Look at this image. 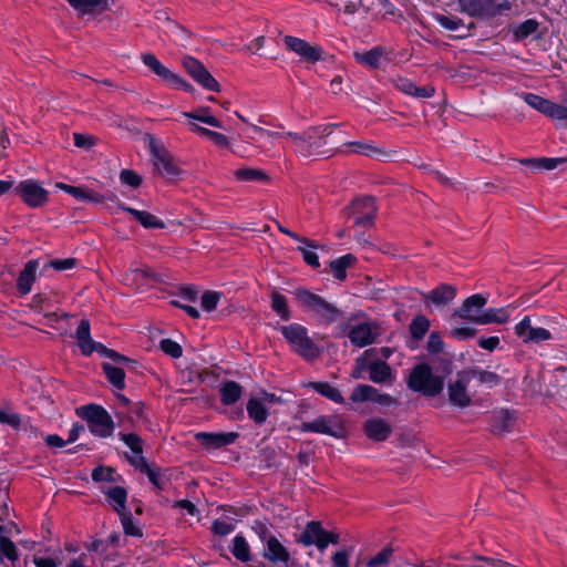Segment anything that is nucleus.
Instances as JSON below:
<instances>
[{
	"instance_id": "8fccbe9b",
	"label": "nucleus",
	"mask_w": 567,
	"mask_h": 567,
	"mask_svg": "<svg viewBox=\"0 0 567 567\" xmlns=\"http://www.w3.org/2000/svg\"><path fill=\"white\" fill-rule=\"evenodd\" d=\"M430 328V320L425 316H416L411 324L410 332L415 340H421L426 334Z\"/></svg>"
},
{
	"instance_id": "393cba45",
	"label": "nucleus",
	"mask_w": 567,
	"mask_h": 567,
	"mask_svg": "<svg viewBox=\"0 0 567 567\" xmlns=\"http://www.w3.org/2000/svg\"><path fill=\"white\" fill-rule=\"evenodd\" d=\"M323 536H326V530L322 528L319 522H309L299 537V543L310 546L315 544L319 550L324 549V540Z\"/></svg>"
},
{
	"instance_id": "6e6d98bb",
	"label": "nucleus",
	"mask_w": 567,
	"mask_h": 567,
	"mask_svg": "<svg viewBox=\"0 0 567 567\" xmlns=\"http://www.w3.org/2000/svg\"><path fill=\"white\" fill-rule=\"evenodd\" d=\"M120 516H121V522H122V525H123V528H124V532L126 535L142 537L143 533H142L141 528H138L134 524L131 513L124 512V513L120 514Z\"/></svg>"
},
{
	"instance_id": "bf43d9fd",
	"label": "nucleus",
	"mask_w": 567,
	"mask_h": 567,
	"mask_svg": "<svg viewBox=\"0 0 567 567\" xmlns=\"http://www.w3.org/2000/svg\"><path fill=\"white\" fill-rule=\"evenodd\" d=\"M347 146L351 147L352 152L358 153V154H363V155H367V156H371V155H374V154H381L382 153L375 146L370 145V144H365V143H362V142H350V143L347 144Z\"/></svg>"
},
{
	"instance_id": "423d86ee",
	"label": "nucleus",
	"mask_w": 567,
	"mask_h": 567,
	"mask_svg": "<svg viewBox=\"0 0 567 567\" xmlns=\"http://www.w3.org/2000/svg\"><path fill=\"white\" fill-rule=\"evenodd\" d=\"M144 141L147 143L151 155L153 157L154 166L163 169L159 171L162 175L177 176L181 173L178 166L174 163L173 156L164 147V145L154 135L146 133Z\"/></svg>"
},
{
	"instance_id": "58836bf2",
	"label": "nucleus",
	"mask_w": 567,
	"mask_h": 567,
	"mask_svg": "<svg viewBox=\"0 0 567 567\" xmlns=\"http://www.w3.org/2000/svg\"><path fill=\"white\" fill-rule=\"evenodd\" d=\"M307 386L313 389L316 392H318L322 396L331 400L334 403H343L344 402V399H343L341 392L328 382H310V383H308Z\"/></svg>"
},
{
	"instance_id": "ea45409f",
	"label": "nucleus",
	"mask_w": 567,
	"mask_h": 567,
	"mask_svg": "<svg viewBox=\"0 0 567 567\" xmlns=\"http://www.w3.org/2000/svg\"><path fill=\"white\" fill-rule=\"evenodd\" d=\"M234 176L240 182H269V176L262 169L252 167L238 168L234 172Z\"/></svg>"
},
{
	"instance_id": "f257e3e1",
	"label": "nucleus",
	"mask_w": 567,
	"mask_h": 567,
	"mask_svg": "<svg viewBox=\"0 0 567 567\" xmlns=\"http://www.w3.org/2000/svg\"><path fill=\"white\" fill-rule=\"evenodd\" d=\"M293 295L303 310L311 313L322 324L329 326L338 321L343 315L336 305L328 302L321 296L306 288L295 289Z\"/></svg>"
},
{
	"instance_id": "cd10ccee",
	"label": "nucleus",
	"mask_w": 567,
	"mask_h": 567,
	"mask_svg": "<svg viewBox=\"0 0 567 567\" xmlns=\"http://www.w3.org/2000/svg\"><path fill=\"white\" fill-rule=\"evenodd\" d=\"M38 268L39 261L35 259L29 260L25 264L17 280V289L21 295H27L31 291Z\"/></svg>"
},
{
	"instance_id": "4c0bfd02",
	"label": "nucleus",
	"mask_w": 567,
	"mask_h": 567,
	"mask_svg": "<svg viewBox=\"0 0 567 567\" xmlns=\"http://www.w3.org/2000/svg\"><path fill=\"white\" fill-rule=\"evenodd\" d=\"M109 502L112 504L114 511L120 515L126 512V489L122 486L111 487L105 492Z\"/></svg>"
},
{
	"instance_id": "dca6fc26",
	"label": "nucleus",
	"mask_w": 567,
	"mask_h": 567,
	"mask_svg": "<svg viewBox=\"0 0 567 567\" xmlns=\"http://www.w3.org/2000/svg\"><path fill=\"white\" fill-rule=\"evenodd\" d=\"M238 437V433H208L198 432L195 434V440L200 443L206 450H217L233 444Z\"/></svg>"
},
{
	"instance_id": "412c9836",
	"label": "nucleus",
	"mask_w": 567,
	"mask_h": 567,
	"mask_svg": "<svg viewBox=\"0 0 567 567\" xmlns=\"http://www.w3.org/2000/svg\"><path fill=\"white\" fill-rule=\"evenodd\" d=\"M79 348L84 355H90L94 351L97 352V347L102 346L100 342L93 341L90 333V321L82 319L75 331Z\"/></svg>"
},
{
	"instance_id": "3c124183",
	"label": "nucleus",
	"mask_w": 567,
	"mask_h": 567,
	"mask_svg": "<svg viewBox=\"0 0 567 567\" xmlns=\"http://www.w3.org/2000/svg\"><path fill=\"white\" fill-rule=\"evenodd\" d=\"M394 549L386 545L381 551L367 561V567H386L393 556Z\"/></svg>"
},
{
	"instance_id": "e2e57ef3",
	"label": "nucleus",
	"mask_w": 567,
	"mask_h": 567,
	"mask_svg": "<svg viewBox=\"0 0 567 567\" xmlns=\"http://www.w3.org/2000/svg\"><path fill=\"white\" fill-rule=\"evenodd\" d=\"M120 179L123 184H126L133 188H137L142 184V177L131 169H123L120 173Z\"/></svg>"
},
{
	"instance_id": "4468645a",
	"label": "nucleus",
	"mask_w": 567,
	"mask_h": 567,
	"mask_svg": "<svg viewBox=\"0 0 567 567\" xmlns=\"http://www.w3.org/2000/svg\"><path fill=\"white\" fill-rule=\"evenodd\" d=\"M284 42L286 47L298 54L301 59H303L307 62L315 63L322 59V49L317 45H311L307 41L291 37L286 35L284 38Z\"/></svg>"
},
{
	"instance_id": "f3484780",
	"label": "nucleus",
	"mask_w": 567,
	"mask_h": 567,
	"mask_svg": "<svg viewBox=\"0 0 567 567\" xmlns=\"http://www.w3.org/2000/svg\"><path fill=\"white\" fill-rule=\"evenodd\" d=\"M391 82L400 92L415 99H430L435 93V89L432 85L416 86L411 80L404 76H395Z\"/></svg>"
},
{
	"instance_id": "a19ab883",
	"label": "nucleus",
	"mask_w": 567,
	"mask_h": 567,
	"mask_svg": "<svg viewBox=\"0 0 567 567\" xmlns=\"http://www.w3.org/2000/svg\"><path fill=\"white\" fill-rule=\"evenodd\" d=\"M102 369L109 382L117 390L125 388V372L122 368L112 365L111 363H103Z\"/></svg>"
},
{
	"instance_id": "aec40b11",
	"label": "nucleus",
	"mask_w": 567,
	"mask_h": 567,
	"mask_svg": "<svg viewBox=\"0 0 567 567\" xmlns=\"http://www.w3.org/2000/svg\"><path fill=\"white\" fill-rule=\"evenodd\" d=\"M265 545L266 548L262 553V557L265 559L271 564H288L290 560V554L275 536H268Z\"/></svg>"
},
{
	"instance_id": "2f4dec72",
	"label": "nucleus",
	"mask_w": 567,
	"mask_h": 567,
	"mask_svg": "<svg viewBox=\"0 0 567 567\" xmlns=\"http://www.w3.org/2000/svg\"><path fill=\"white\" fill-rule=\"evenodd\" d=\"M131 465L138 468L142 473L146 474L150 482L158 489H164V482L161 480L159 468L152 467L145 460V457L134 458L128 457Z\"/></svg>"
},
{
	"instance_id": "0e129e2a",
	"label": "nucleus",
	"mask_w": 567,
	"mask_h": 567,
	"mask_svg": "<svg viewBox=\"0 0 567 567\" xmlns=\"http://www.w3.org/2000/svg\"><path fill=\"white\" fill-rule=\"evenodd\" d=\"M0 549L8 559L12 561L18 559L16 545L8 537H1Z\"/></svg>"
},
{
	"instance_id": "09e8293b",
	"label": "nucleus",
	"mask_w": 567,
	"mask_h": 567,
	"mask_svg": "<svg viewBox=\"0 0 567 567\" xmlns=\"http://www.w3.org/2000/svg\"><path fill=\"white\" fill-rule=\"evenodd\" d=\"M271 309L286 321L291 317L286 297L278 291L271 293Z\"/></svg>"
},
{
	"instance_id": "f704fd0d",
	"label": "nucleus",
	"mask_w": 567,
	"mask_h": 567,
	"mask_svg": "<svg viewBox=\"0 0 567 567\" xmlns=\"http://www.w3.org/2000/svg\"><path fill=\"white\" fill-rule=\"evenodd\" d=\"M509 311L507 308H488L482 309L481 318H478V324L489 323H506L509 320Z\"/></svg>"
},
{
	"instance_id": "9d476101",
	"label": "nucleus",
	"mask_w": 567,
	"mask_h": 567,
	"mask_svg": "<svg viewBox=\"0 0 567 567\" xmlns=\"http://www.w3.org/2000/svg\"><path fill=\"white\" fill-rule=\"evenodd\" d=\"M487 300L482 295H473L466 298L460 307L454 309L451 315V319H463L473 323L478 324V318H481L482 309L486 305Z\"/></svg>"
},
{
	"instance_id": "c03bdc74",
	"label": "nucleus",
	"mask_w": 567,
	"mask_h": 567,
	"mask_svg": "<svg viewBox=\"0 0 567 567\" xmlns=\"http://www.w3.org/2000/svg\"><path fill=\"white\" fill-rule=\"evenodd\" d=\"M465 372L468 373L470 381L473 378H477L480 383L487 384L491 388L497 385L502 379L497 373L485 371L480 368L466 369Z\"/></svg>"
},
{
	"instance_id": "5701e85b",
	"label": "nucleus",
	"mask_w": 567,
	"mask_h": 567,
	"mask_svg": "<svg viewBox=\"0 0 567 567\" xmlns=\"http://www.w3.org/2000/svg\"><path fill=\"white\" fill-rule=\"evenodd\" d=\"M286 135L292 140L296 152L302 156L307 157L319 154L315 152V148L321 146V143L313 141V136L308 130L302 134L289 132Z\"/></svg>"
},
{
	"instance_id": "864d4df0",
	"label": "nucleus",
	"mask_w": 567,
	"mask_h": 567,
	"mask_svg": "<svg viewBox=\"0 0 567 567\" xmlns=\"http://www.w3.org/2000/svg\"><path fill=\"white\" fill-rule=\"evenodd\" d=\"M538 22L534 19H528L522 22L514 31V37L516 40H524L538 29Z\"/></svg>"
},
{
	"instance_id": "39448f33",
	"label": "nucleus",
	"mask_w": 567,
	"mask_h": 567,
	"mask_svg": "<svg viewBox=\"0 0 567 567\" xmlns=\"http://www.w3.org/2000/svg\"><path fill=\"white\" fill-rule=\"evenodd\" d=\"M344 213L353 219L354 226L371 227L377 216L374 198L371 196L355 198L344 208Z\"/></svg>"
},
{
	"instance_id": "bb28decb",
	"label": "nucleus",
	"mask_w": 567,
	"mask_h": 567,
	"mask_svg": "<svg viewBox=\"0 0 567 567\" xmlns=\"http://www.w3.org/2000/svg\"><path fill=\"white\" fill-rule=\"evenodd\" d=\"M151 280H157V275L148 267L132 268L123 275L124 284L137 288L148 285Z\"/></svg>"
},
{
	"instance_id": "473e14b6",
	"label": "nucleus",
	"mask_w": 567,
	"mask_h": 567,
	"mask_svg": "<svg viewBox=\"0 0 567 567\" xmlns=\"http://www.w3.org/2000/svg\"><path fill=\"white\" fill-rule=\"evenodd\" d=\"M514 421L515 416L508 410H501L492 417V432L497 435H503L512 430Z\"/></svg>"
},
{
	"instance_id": "a18cd8bd",
	"label": "nucleus",
	"mask_w": 567,
	"mask_h": 567,
	"mask_svg": "<svg viewBox=\"0 0 567 567\" xmlns=\"http://www.w3.org/2000/svg\"><path fill=\"white\" fill-rule=\"evenodd\" d=\"M121 440L130 447L132 453L134 454V458L144 457L143 456V440L134 433H120ZM126 458L132 457L127 453L125 454Z\"/></svg>"
},
{
	"instance_id": "13d9d810",
	"label": "nucleus",
	"mask_w": 567,
	"mask_h": 567,
	"mask_svg": "<svg viewBox=\"0 0 567 567\" xmlns=\"http://www.w3.org/2000/svg\"><path fill=\"white\" fill-rule=\"evenodd\" d=\"M161 350L171 355L172 358H179L182 355V347L172 339H163L159 342Z\"/></svg>"
},
{
	"instance_id": "de8ad7c7",
	"label": "nucleus",
	"mask_w": 567,
	"mask_h": 567,
	"mask_svg": "<svg viewBox=\"0 0 567 567\" xmlns=\"http://www.w3.org/2000/svg\"><path fill=\"white\" fill-rule=\"evenodd\" d=\"M183 115L188 118L197 120L214 127H221L220 122L209 114L208 107H198L193 112H184Z\"/></svg>"
},
{
	"instance_id": "6ab92c4d",
	"label": "nucleus",
	"mask_w": 567,
	"mask_h": 567,
	"mask_svg": "<svg viewBox=\"0 0 567 567\" xmlns=\"http://www.w3.org/2000/svg\"><path fill=\"white\" fill-rule=\"evenodd\" d=\"M363 431L371 441L384 442L391 435L392 426L381 417H372L364 422Z\"/></svg>"
},
{
	"instance_id": "7c9ffc66",
	"label": "nucleus",
	"mask_w": 567,
	"mask_h": 567,
	"mask_svg": "<svg viewBox=\"0 0 567 567\" xmlns=\"http://www.w3.org/2000/svg\"><path fill=\"white\" fill-rule=\"evenodd\" d=\"M122 210L132 215L143 227L151 229V228H165V224L159 220L155 215L145 212V210H137L132 207H127L124 205L118 206Z\"/></svg>"
},
{
	"instance_id": "603ef678",
	"label": "nucleus",
	"mask_w": 567,
	"mask_h": 567,
	"mask_svg": "<svg viewBox=\"0 0 567 567\" xmlns=\"http://www.w3.org/2000/svg\"><path fill=\"white\" fill-rule=\"evenodd\" d=\"M383 55V49L380 47H375L371 49L370 51L359 54H355V58L359 62L364 63L369 65L370 68H378L380 64V60Z\"/></svg>"
},
{
	"instance_id": "1a4fd4ad",
	"label": "nucleus",
	"mask_w": 567,
	"mask_h": 567,
	"mask_svg": "<svg viewBox=\"0 0 567 567\" xmlns=\"http://www.w3.org/2000/svg\"><path fill=\"white\" fill-rule=\"evenodd\" d=\"M183 66L186 72L204 89L219 92L220 85L216 81V79L210 74V72L205 68V65L199 62L197 59L193 56H184L183 58Z\"/></svg>"
},
{
	"instance_id": "c9c22d12",
	"label": "nucleus",
	"mask_w": 567,
	"mask_h": 567,
	"mask_svg": "<svg viewBox=\"0 0 567 567\" xmlns=\"http://www.w3.org/2000/svg\"><path fill=\"white\" fill-rule=\"evenodd\" d=\"M219 392L223 404L231 405L240 399L243 386L235 381H226L221 384Z\"/></svg>"
},
{
	"instance_id": "f03ea898",
	"label": "nucleus",
	"mask_w": 567,
	"mask_h": 567,
	"mask_svg": "<svg viewBox=\"0 0 567 567\" xmlns=\"http://www.w3.org/2000/svg\"><path fill=\"white\" fill-rule=\"evenodd\" d=\"M408 386L423 395L436 396L444 388V379L434 374L427 363H419L412 369L408 378Z\"/></svg>"
},
{
	"instance_id": "2eb2a0df",
	"label": "nucleus",
	"mask_w": 567,
	"mask_h": 567,
	"mask_svg": "<svg viewBox=\"0 0 567 567\" xmlns=\"http://www.w3.org/2000/svg\"><path fill=\"white\" fill-rule=\"evenodd\" d=\"M461 12L474 18L495 17L494 0H457Z\"/></svg>"
},
{
	"instance_id": "4be33fe9",
	"label": "nucleus",
	"mask_w": 567,
	"mask_h": 567,
	"mask_svg": "<svg viewBox=\"0 0 567 567\" xmlns=\"http://www.w3.org/2000/svg\"><path fill=\"white\" fill-rule=\"evenodd\" d=\"M286 135L292 140L296 152L302 156L307 157L319 154L315 152V148L321 146V143L313 141V136L308 130L302 134L289 132Z\"/></svg>"
},
{
	"instance_id": "7ed1b4c3",
	"label": "nucleus",
	"mask_w": 567,
	"mask_h": 567,
	"mask_svg": "<svg viewBox=\"0 0 567 567\" xmlns=\"http://www.w3.org/2000/svg\"><path fill=\"white\" fill-rule=\"evenodd\" d=\"M75 413L87 423L92 434L100 437H107L113 434L114 422L103 406L91 403L78 408Z\"/></svg>"
},
{
	"instance_id": "338daca9",
	"label": "nucleus",
	"mask_w": 567,
	"mask_h": 567,
	"mask_svg": "<svg viewBox=\"0 0 567 567\" xmlns=\"http://www.w3.org/2000/svg\"><path fill=\"white\" fill-rule=\"evenodd\" d=\"M113 468L97 466L92 472V480L95 482H113Z\"/></svg>"
},
{
	"instance_id": "ddd939ff",
	"label": "nucleus",
	"mask_w": 567,
	"mask_h": 567,
	"mask_svg": "<svg viewBox=\"0 0 567 567\" xmlns=\"http://www.w3.org/2000/svg\"><path fill=\"white\" fill-rule=\"evenodd\" d=\"M470 383L468 373L465 370L457 372L456 380L447 386L449 400L453 405L466 408L472 400L467 393V384Z\"/></svg>"
},
{
	"instance_id": "37998d69",
	"label": "nucleus",
	"mask_w": 567,
	"mask_h": 567,
	"mask_svg": "<svg viewBox=\"0 0 567 567\" xmlns=\"http://www.w3.org/2000/svg\"><path fill=\"white\" fill-rule=\"evenodd\" d=\"M355 260V257L351 254L344 255L330 262V269L338 280H344L347 277V268L350 267Z\"/></svg>"
},
{
	"instance_id": "b1692460",
	"label": "nucleus",
	"mask_w": 567,
	"mask_h": 567,
	"mask_svg": "<svg viewBox=\"0 0 567 567\" xmlns=\"http://www.w3.org/2000/svg\"><path fill=\"white\" fill-rule=\"evenodd\" d=\"M286 135L292 140L296 152L302 156L307 157L319 154L315 152V148L321 146V143L313 141V136L308 130L302 134L289 132Z\"/></svg>"
},
{
	"instance_id": "c85d7f7f",
	"label": "nucleus",
	"mask_w": 567,
	"mask_h": 567,
	"mask_svg": "<svg viewBox=\"0 0 567 567\" xmlns=\"http://www.w3.org/2000/svg\"><path fill=\"white\" fill-rule=\"evenodd\" d=\"M455 287L445 284L440 285L429 293L423 295L426 300H431L436 306H446L455 298Z\"/></svg>"
},
{
	"instance_id": "774afa93",
	"label": "nucleus",
	"mask_w": 567,
	"mask_h": 567,
	"mask_svg": "<svg viewBox=\"0 0 567 567\" xmlns=\"http://www.w3.org/2000/svg\"><path fill=\"white\" fill-rule=\"evenodd\" d=\"M444 342L439 332H431L427 339L426 349L430 353H439L443 350Z\"/></svg>"
},
{
	"instance_id": "052dcab7",
	"label": "nucleus",
	"mask_w": 567,
	"mask_h": 567,
	"mask_svg": "<svg viewBox=\"0 0 567 567\" xmlns=\"http://www.w3.org/2000/svg\"><path fill=\"white\" fill-rule=\"evenodd\" d=\"M436 21L441 27H443L446 30L455 31L460 27L463 25V21L460 18L456 17H449L444 14L436 16Z\"/></svg>"
},
{
	"instance_id": "a211bd4d",
	"label": "nucleus",
	"mask_w": 567,
	"mask_h": 567,
	"mask_svg": "<svg viewBox=\"0 0 567 567\" xmlns=\"http://www.w3.org/2000/svg\"><path fill=\"white\" fill-rule=\"evenodd\" d=\"M350 399L353 402L372 401L383 405H390L394 403V399L392 396H390L389 394H381L378 392L377 389L368 384L357 385L353 389Z\"/></svg>"
},
{
	"instance_id": "0eeeda50",
	"label": "nucleus",
	"mask_w": 567,
	"mask_h": 567,
	"mask_svg": "<svg viewBox=\"0 0 567 567\" xmlns=\"http://www.w3.org/2000/svg\"><path fill=\"white\" fill-rule=\"evenodd\" d=\"M300 430L302 432L326 434L336 439L344 436V427L337 415H321L312 421L303 422Z\"/></svg>"
},
{
	"instance_id": "49530a36",
	"label": "nucleus",
	"mask_w": 567,
	"mask_h": 567,
	"mask_svg": "<svg viewBox=\"0 0 567 567\" xmlns=\"http://www.w3.org/2000/svg\"><path fill=\"white\" fill-rule=\"evenodd\" d=\"M231 553L240 561H249L251 559L249 545L241 535H237L234 538Z\"/></svg>"
},
{
	"instance_id": "c756f323",
	"label": "nucleus",
	"mask_w": 567,
	"mask_h": 567,
	"mask_svg": "<svg viewBox=\"0 0 567 567\" xmlns=\"http://www.w3.org/2000/svg\"><path fill=\"white\" fill-rule=\"evenodd\" d=\"M349 339L352 344L357 347H365L374 341V334L372 332L371 324L369 323H360L353 327L349 331Z\"/></svg>"
},
{
	"instance_id": "680f3d73",
	"label": "nucleus",
	"mask_w": 567,
	"mask_h": 567,
	"mask_svg": "<svg viewBox=\"0 0 567 567\" xmlns=\"http://www.w3.org/2000/svg\"><path fill=\"white\" fill-rule=\"evenodd\" d=\"M0 424H7L12 429H18L21 425V416L9 410L0 409Z\"/></svg>"
},
{
	"instance_id": "f8f14e48",
	"label": "nucleus",
	"mask_w": 567,
	"mask_h": 567,
	"mask_svg": "<svg viewBox=\"0 0 567 567\" xmlns=\"http://www.w3.org/2000/svg\"><path fill=\"white\" fill-rule=\"evenodd\" d=\"M515 334L524 343H540L551 339L549 330L539 327H533L530 317L525 316L515 327Z\"/></svg>"
},
{
	"instance_id": "20e7f679",
	"label": "nucleus",
	"mask_w": 567,
	"mask_h": 567,
	"mask_svg": "<svg viewBox=\"0 0 567 567\" xmlns=\"http://www.w3.org/2000/svg\"><path fill=\"white\" fill-rule=\"evenodd\" d=\"M280 331L286 340L303 359L311 361L320 355L319 347L309 338L307 329L299 323H290L280 327Z\"/></svg>"
},
{
	"instance_id": "6e6552de",
	"label": "nucleus",
	"mask_w": 567,
	"mask_h": 567,
	"mask_svg": "<svg viewBox=\"0 0 567 567\" xmlns=\"http://www.w3.org/2000/svg\"><path fill=\"white\" fill-rule=\"evenodd\" d=\"M519 96L534 110L553 120L565 121L567 125V106L556 104L534 93L523 92Z\"/></svg>"
},
{
	"instance_id": "e433bc0d",
	"label": "nucleus",
	"mask_w": 567,
	"mask_h": 567,
	"mask_svg": "<svg viewBox=\"0 0 567 567\" xmlns=\"http://www.w3.org/2000/svg\"><path fill=\"white\" fill-rule=\"evenodd\" d=\"M369 379L374 383H383L391 378L390 365L382 360H375L368 365Z\"/></svg>"
},
{
	"instance_id": "9b49d317",
	"label": "nucleus",
	"mask_w": 567,
	"mask_h": 567,
	"mask_svg": "<svg viewBox=\"0 0 567 567\" xmlns=\"http://www.w3.org/2000/svg\"><path fill=\"white\" fill-rule=\"evenodd\" d=\"M16 192L30 207H40L48 202V192L33 179L19 183Z\"/></svg>"
},
{
	"instance_id": "72a5a7b5",
	"label": "nucleus",
	"mask_w": 567,
	"mask_h": 567,
	"mask_svg": "<svg viewBox=\"0 0 567 567\" xmlns=\"http://www.w3.org/2000/svg\"><path fill=\"white\" fill-rule=\"evenodd\" d=\"M78 11L79 16L104 11L109 8V0H66Z\"/></svg>"
},
{
	"instance_id": "5fc2aeb1",
	"label": "nucleus",
	"mask_w": 567,
	"mask_h": 567,
	"mask_svg": "<svg viewBox=\"0 0 567 567\" xmlns=\"http://www.w3.org/2000/svg\"><path fill=\"white\" fill-rule=\"evenodd\" d=\"M220 298V292L210 290L205 291L200 299L202 308L208 312L215 310Z\"/></svg>"
},
{
	"instance_id": "79ce46f5",
	"label": "nucleus",
	"mask_w": 567,
	"mask_h": 567,
	"mask_svg": "<svg viewBox=\"0 0 567 567\" xmlns=\"http://www.w3.org/2000/svg\"><path fill=\"white\" fill-rule=\"evenodd\" d=\"M247 413L249 417L258 425L266 422L268 417L267 408L256 398H251L247 402Z\"/></svg>"
},
{
	"instance_id": "4d7b16f0",
	"label": "nucleus",
	"mask_w": 567,
	"mask_h": 567,
	"mask_svg": "<svg viewBox=\"0 0 567 567\" xmlns=\"http://www.w3.org/2000/svg\"><path fill=\"white\" fill-rule=\"evenodd\" d=\"M97 353L103 357L110 358L112 361H114L117 364H128V363L134 362L132 359H130L125 355H122L112 349L106 348L104 344L97 347Z\"/></svg>"
},
{
	"instance_id": "a878e982",
	"label": "nucleus",
	"mask_w": 567,
	"mask_h": 567,
	"mask_svg": "<svg viewBox=\"0 0 567 567\" xmlns=\"http://www.w3.org/2000/svg\"><path fill=\"white\" fill-rule=\"evenodd\" d=\"M143 63L154 72L158 78L168 84V82H177V74L167 69L161 61L152 53H143L141 55Z\"/></svg>"
},
{
	"instance_id": "69168bd1",
	"label": "nucleus",
	"mask_w": 567,
	"mask_h": 567,
	"mask_svg": "<svg viewBox=\"0 0 567 567\" xmlns=\"http://www.w3.org/2000/svg\"><path fill=\"white\" fill-rule=\"evenodd\" d=\"M73 140L76 147L84 150H91L97 141L93 135H84L81 133H74Z\"/></svg>"
}]
</instances>
